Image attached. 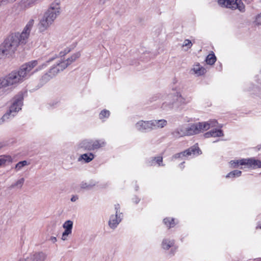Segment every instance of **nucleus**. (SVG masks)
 I'll use <instances>...</instances> for the list:
<instances>
[{
    "label": "nucleus",
    "mask_w": 261,
    "mask_h": 261,
    "mask_svg": "<svg viewBox=\"0 0 261 261\" xmlns=\"http://www.w3.org/2000/svg\"><path fill=\"white\" fill-rule=\"evenodd\" d=\"M19 44H23L19 32L12 33L0 45V59L12 57Z\"/></svg>",
    "instance_id": "1"
},
{
    "label": "nucleus",
    "mask_w": 261,
    "mask_h": 261,
    "mask_svg": "<svg viewBox=\"0 0 261 261\" xmlns=\"http://www.w3.org/2000/svg\"><path fill=\"white\" fill-rule=\"evenodd\" d=\"M60 13V7L58 4H52L40 20L38 25L39 31L43 32L47 30Z\"/></svg>",
    "instance_id": "2"
},
{
    "label": "nucleus",
    "mask_w": 261,
    "mask_h": 261,
    "mask_svg": "<svg viewBox=\"0 0 261 261\" xmlns=\"http://www.w3.org/2000/svg\"><path fill=\"white\" fill-rule=\"evenodd\" d=\"M60 13V7L58 4H52L40 20L38 25L39 31L43 32L47 30Z\"/></svg>",
    "instance_id": "3"
},
{
    "label": "nucleus",
    "mask_w": 261,
    "mask_h": 261,
    "mask_svg": "<svg viewBox=\"0 0 261 261\" xmlns=\"http://www.w3.org/2000/svg\"><path fill=\"white\" fill-rule=\"evenodd\" d=\"M60 13V7L58 4H52L40 20L38 25L39 31L43 32L47 30Z\"/></svg>",
    "instance_id": "4"
},
{
    "label": "nucleus",
    "mask_w": 261,
    "mask_h": 261,
    "mask_svg": "<svg viewBox=\"0 0 261 261\" xmlns=\"http://www.w3.org/2000/svg\"><path fill=\"white\" fill-rule=\"evenodd\" d=\"M23 100V94L22 92H20L13 98V101L9 110L0 119V124L8 120L10 117H14L21 109Z\"/></svg>",
    "instance_id": "5"
},
{
    "label": "nucleus",
    "mask_w": 261,
    "mask_h": 261,
    "mask_svg": "<svg viewBox=\"0 0 261 261\" xmlns=\"http://www.w3.org/2000/svg\"><path fill=\"white\" fill-rule=\"evenodd\" d=\"M106 144V143L103 140H93L86 139L79 143L78 148L84 151H91L103 147Z\"/></svg>",
    "instance_id": "6"
},
{
    "label": "nucleus",
    "mask_w": 261,
    "mask_h": 261,
    "mask_svg": "<svg viewBox=\"0 0 261 261\" xmlns=\"http://www.w3.org/2000/svg\"><path fill=\"white\" fill-rule=\"evenodd\" d=\"M38 64V60H33L29 62L21 65L18 71H16V73H19V77L22 82L23 81L28 79L33 73L31 70L36 67Z\"/></svg>",
    "instance_id": "7"
},
{
    "label": "nucleus",
    "mask_w": 261,
    "mask_h": 261,
    "mask_svg": "<svg viewBox=\"0 0 261 261\" xmlns=\"http://www.w3.org/2000/svg\"><path fill=\"white\" fill-rule=\"evenodd\" d=\"M169 97L172 99L174 103L175 108L178 109L183 105H186L191 100V97H184L179 92H176L175 94H170Z\"/></svg>",
    "instance_id": "8"
},
{
    "label": "nucleus",
    "mask_w": 261,
    "mask_h": 261,
    "mask_svg": "<svg viewBox=\"0 0 261 261\" xmlns=\"http://www.w3.org/2000/svg\"><path fill=\"white\" fill-rule=\"evenodd\" d=\"M18 75L19 73H16V71H13L4 77L3 79L6 87L22 82Z\"/></svg>",
    "instance_id": "9"
},
{
    "label": "nucleus",
    "mask_w": 261,
    "mask_h": 261,
    "mask_svg": "<svg viewBox=\"0 0 261 261\" xmlns=\"http://www.w3.org/2000/svg\"><path fill=\"white\" fill-rule=\"evenodd\" d=\"M34 23V20L33 19H31L24 28L21 33H19V35L23 44H26L28 41V39L30 36V34Z\"/></svg>",
    "instance_id": "10"
},
{
    "label": "nucleus",
    "mask_w": 261,
    "mask_h": 261,
    "mask_svg": "<svg viewBox=\"0 0 261 261\" xmlns=\"http://www.w3.org/2000/svg\"><path fill=\"white\" fill-rule=\"evenodd\" d=\"M201 153V151L199 148L195 145L192 146L189 149L180 153H176L172 156V159L180 158L182 156H189L191 154H199Z\"/></svg>",
    "instance_id": "11"
},
{
    "label": "nucleus",
    "mask_w": 261,
    "mask_h": 261,
    "mask_svg": "<svg viewBox=\"0 0 261 261\" xmlns=\"http://www.w3.org/2000/svg\"><path fill=\"white\" fill-rule=\"evenodd\" d=\"M135 127L138 131L142 133H146L153 129L151 120H140L136 123Z\"/></svg>",
    "instance_id": "12"
},
{
    "label": "nucleus",
    "mask_w": 261,
    "mask_h": 261,
    "mask_svg": "<svg viewBox=\"0 0 261 261\" xmlns=\"http://www.w3.org/2000/svg\"><path fill=\"white\" fill-rule=\"evenodd\" d=\"M122 217V213H120L119 215H112L108 222L109 227L112 229H115L121 222Z\"/></svg>",
    "instance_id": "13"
},
{
    "label": "nucleus",
    "mask_w": 261,
    "mask_h": 261,
    "mask_svg": "<svg viewBox=\"0 0 261 261\" xmlns=\"http://www.w3.org/2000/svg\"><path fill=\"white\" fill-rule=\"evenodd\" d=\"M66 68V65L64 64L60 60L57 62V64L54 65L49 70V73H50L53 77L55 76L59 72L63 71Z\"/></svg>",
    "instance_id": "14"
},
{
    "label": "nucleus",
    "mask_w": 261,
    "mask_h": 261,
    "mask_svg": "<svg viewBox=\"0 0 261 261\" xmlns=\"http://www.w3.org/2000/svg\"><path fill=\"white\" fill-rule=\"evenodd\" d=\"M63 227L65 230L62 233V240L65 241L67 240V237L72 232L73 222L71 220L65 221L63 225Z\"/></svg>",
    "instance_id": "15"
},
{
    "label": "nucleus",
    "mask_w": 261,
    "mask_h": 261,
    "mask_svg": "<svg viewBox=\"0 0 261 261\" xmlns=\"http://www.w3.org/2000/svg\"><path fill=\"white\" fill-rule=\"evenodd\" d=\"M46 258L45 253L43 252H38L31 254L25 259H23L24 261H44Z\"/></svg>",
    "instance_id": "16"
},
{
    "label": "nucleus",
    "mask_w": 261,
    "mask_h": 261,
    "mask_svg": "<svg viewBox=\"0 0 261 261\" xmlns=\"http://www.w3.org/2000/svg\"><path fill=\"white\" fill-rule=\"evenodd\" d=\"M236 3L238 0H218V3L222 7L234 10Z\"/></svg>",
    "instance_id": "17"
},
{
    "label": "nucleus",
    "mask_w": 261,
    "mask_h": 261,
    "mask_svg": "<svg viewBox=\"0 0 261 261\" xmlns=\"http://www.w3.org/2000/svg\"><path fill=\"white\" fill-rule=\"evenodd\" d=\"M199 124L198 123H194L186 128L187 136H193L200 133Z\"/></svg>",
    "instance_id": "18"
},
{
    "label": "nucleus",
    "mask_w": 261,
    "mask_h": 261,
    "mask_svg": "<svg viewBox=\"0 0 261 261\" xmlns=\"http://www.w3.org/2000/svg\"><path fill=\"white\" fill-rule=\"evenodd\" d=\"M161 108L163 110L166 111L171 110L172 109L175 108L173 101L172 100L171 98L169 97V95L168 96V99H167V100L163 103L161 106Z\"/></svg>",
    "instance_id": "19"
},
{
    "label": "nucleus",
    "mask_w": 261,
    "mask_h": 261,
    "mask_svg": "<svg viewBox=\"0 0 261 261\" xmlns=\"http://www.w3.org/2000/svg\"><path fill=\"white\" fill-rule=\"evenodd\" d=\"M173 138L177 139L181 137L187 136L186 128H177L171 133Z\"/></svg>",
    "instance_id": "20"
},
{
    "label": "nucleus",
    "mask_w": 261,
    "mask_h": 261,
    "mask_svg": "<svg viewBox=\"0 0 261 261\" xmlns=\"http://www.w3.org/2000/svg\"><path fill=\"white\" fill-rule=\"evenodd\" d=\"M153 129L156 128H163L167 125V122L165 119L152 120Z\"/></svg>",
    "instance_id": "21"
},
{
    "label": "nucleus",
    "mask_w": 261,
    "mask_h": 261,
    "mask_svg": "<svg viewBox=\"0 0 261 261\" xmlns=\"http://www.w3.org/2000/svg\"><path fill=\"white\" fill-rule=\"evenodd\" d=\"M80 53L79 52H77L72 55L70 58H68L67 60L63 61L61 59V61L63 63H64V64H65L66 65L67 67L68 66L70 65L72 62H74L76 60V59L79 58L80 57Z\"/></svg>",
    "instance_id": "22"
},
{
    "label": "nucleus",
    "mask_w": 261,
    "mask_h": 261,
    "mask_svg": "<svg viewBox=\"0 0 261 261\" xmlns=\"http://www.w3.org/2000/svg\"><path fill=\"white\" fill-rule=\"evenodd\" d=\"M94 158V155L92 153H84L82 154L78 159L79 161L84 160L85 163H89Z\"/></svg>",
    "instance_id": "23"
},
{
    "label": "nucleus",
    "mask_w": 261,
    "mask_h": 261,
    "mask_svg": "<svg viewBox=\"0 0 261 261\" xmlns=\"http://www.w3.org/2000/svg\"><path fill=\"white\" fill-rule=\"evenodd\" d=\"M174 244V241L169 239H164L162 242V247L163 249L168 250L170 247L173 246Z\"/></svg>",
    "instance_id": "24"
},
{
    "label": "nucleus",
    "mask_w": 261,
    "mask_h": 261,
    "mask_svg": "<svg viewBox=\"0 0 261 261\" xmlns=\"http://www.w3.org/2000/svg\"><path fill=\"white\" fill-rule=\"evenodd\" d=\"M155 162L159 164V166L161 165V164L163 162V158L162 156L153 157L150 159V161L147 162V164L150 166H152L154 164Z\"/></svg>",
    "instance_id": "25"
},
{
    "label": "nucleus",
    "mask_w": 261,
    "mask_h": 261,
    "mask_svg": "<svg viewBox=\"0 0 261 261\" xmlns=\"http://www.w3.org/2000/svg\"><path fill=\"white\" fill-rule=\"evenodd\" d=\"M249 161V167H253V168H261L260 161L253 158H250Z\"/></svg>",
    "instance_id": "26"
},
{
    "label": "nucleus",
    "mask_w": 261,
    "mask_h": 261,
    "mask_svg": "<svg viewBox=\"0 0 261 261\" xmlns=\"http://www.w3.org/2000/svg\"><path fill=\"white\" fill-rule=\"evenodd\" d=\"M217 58L214 53L207 55L205 59L206 63L208 65H213L216 61Z\"/></svg>",
    "instance_id": "27"
},
{
    "label": "nucleus",
    "mask_w": 261,
    "mask_h": 261,
    "mask_svg": "<svg viewBox=\"0 0 261 261\" xmlns=\"http://www.w3.org/2000/svg\"><path fill=\"white\" fill-rule=\"evenodd\" d=\"M54 77L53 75L49 73V71L46 73H45L40 79V83L43 85L48 82L49 80H50Z\"/></svg>",
    "instance_id": "28"
},
{
    "label": "nucleus",
    "mask_w": 261,
    "mask_h": 261,
    "mask_svg": "<svg viewBox=\"0 0 261 261\" xmlns=\"http://www.w3.org/2000/svg\"><path fill=\"white\" fill-rule=\"evenodd\" d=\"M242 171L238 170H234L230 172L226 175V178H236L241 175Z\"/></svg>",
    "instance_id": "29"
},
{
    "label": "nucleus",
    "mask_w": 261,
    "mask_h": 261,
    "mask_svg": "<svg viewBox=\"0 0 261 261\" xmlns=\"http://www.w3.org/2000/svg\"><path fill=\"white\" fill-rule=\"evenodd\" d=\"M210 131L212 137H222L224 136L223 130L221 129H213Z\"/></svg>",
    "instance_id": "30"
},
{
    "label": "nucleus",
    "mask_w": 261,
    "mask_h": 261,
    "mask_svg": "<svg viewBox=\"0 0 261 261\" xmlns=\"http://www.w3.org/2000/svg\"><path fill=\"white\" fill-rule=\"evenodd\" d=\"M193 69L195 73L198 75H203L205 72V68L203 67H200L199 65L195 66Z\"/></svg>",
    "instance_id": "31"
},
{
    "label": "nucleus",
    "mask_w": 261,
    "mask_h": 261,
    "mask_svg": "<svg viewBox=\"0 0 261 261\" xmlns=\"http://www.w3.org/2000/svg\"><path fill=\"white\" fill-rule=\"evenodd\" d=\"M7 162L10 163L12 162V158L9 155H4L0 156V166L4 165Z\"/></svg>",
    "instance_id": "32"
},
{
    "label": "nucleus",
    "mask_w": 261,
    "mask_h": 261,
    "mask_svg": "<svg viewBox=\"0 0 261 261\" xmlns=\"http://www.w3.org/2000/svg\"><path fill=\"white\" fill-rule=\"evenodd\" d=\"M24 181V178L22 177L18 179L15 183L12 184L9 188L12 189L16 187L21 188Z\"/></svg>",
    "instance_id": "33"
},
{
    "label": "nucleus",
    "mask_w": 261,
    "mask_h": 261,
    "mask_svg": "<svg viewBox=\"0 0 261 261\" xmlns=\"http://www.w3.org/2000/svg\"><path fill=\"white\" fill-rule=\"evenodd\" d=\"M236 9H239L242 12H245V5L242 2V1L241 0H238V3H236L234 10Z\"/></svg>",
    "instance_id": "34"
},
{
    "label": "nucleus",
    "mask_w": 261,
    "mask_h": 261,
    "mask_svg": "<svg viewBox=\"0 0 261 261\" xmlns=\"http://www.w3.org/2000/svg\"><path fill=\"white\" fill-rule=\"evenodd\" d=\"M198 124H199V126L201 127V128H200V132L202 130H206L211 127L208 121L204 122H198Z\"/></svg>",
    "instance_id": "35"
},
{
    "label": "nucleus",
    "mask_w": 261,
    "mask_h": 261,
    "mask_svg": "<svg viewBox=\"0 0 261 261\" xmlns=\"http://www.w3.org/2000/svg\"><path fill=\"white\" fill-rule=\"evenodd\" d=\"M28 165L27 161H22L17 163L15 166V169L16 171H19L22 169V167Z\"/></svg>",
    "instance_id": "36"
},
{
    "label": "nucleus",
    "mask_w": 261,
    "mask_h": 261,
    "mask_svg": "<svg viewBox=\"0 0 261 261\" xmlns=\"http://www.w3.org/2000/svg\"><path fill=\"white\" fill-rule=\"evenodd\" d=\"M95 185V184L92 182L87 183L82 182L81 184V187L82 189L90 190L91 188H92Z\"/></svg>",
    "instance_id": "37"
},
{
    "label": "nucleus",
    "mask_w": 261,
    "mask_h": 261,
    "mask_svg": "<svg viewBox=\"0 0 261 261\" xmlns=\"http://www.w3.org/2000/svg\"><path fill=\"white\" fill-rule=\"evenodd\" d=\"M174 219L172 218L171 220L170 218H165L163 220L164 223L165 225H166L167 226H169V227H173L174 225Z\"/></svg>",
    "instance_id": "38"
},
{
    "label": "nucleus",
    "mask_w": 261,
    "mask_h": 261,
    "mask_svg": "<svg viewBox=\"0 0 261 261\" xmlns=\"http://www.w3.org/2000/svg\"><path fill=\"white\" fill-rule=\"evenodd\" d=\"M110 116V112L108 110H103L101 111V112L99 114V118L100 119L105 118H108Z\"/></svg>",
    "instance_id": "39"
},
{
    "label": "nucleus",
    "mask_w": 261,
    "mask_h": 261,
    "mask_svg": "<svg viewBox=\"0 0 261 261\" xmlns=\"http://www.w3.org/2000/svg\"><path fill=\"white\" fill-rule=\"evenodd\" d=\"M239 163L240 165H247L249 166L250 161L249 159H243L240 160H239Z\"/></svg>",
    "instance_id": "40"
},
{
    "label": "nucleus",
    "mask_w": 261,
    "mask_h": 261,
    "mask_svg": "<svg viewBox=\"0 0 261 261\" xmlns=\"http://www.w3.org/2000/svg\"><path fill=\"white\" fill-rule=\"evenodd\" d=\"M230 164L231 168H237L239 166V160L231 161Z\"/></svg>",
    "instance_id": "41"
},
{
    "label": "nucleus",
    "mask_w": 261,
    "mask_h": 261,
    "mask_svg": "<svg viewBox=\"0 0 261 261\" xmlns=\"http://www.w3.org/2000/svg\"><path fill=\"white\" fill-rule=\"evenodd\" d=\"M192 44L191 41L189 39H186L184 42L183 46H188V48H191Z\"/></svg>",
    "instance_id": "42"
},
{
    "label": "nucleus",
    "mask_w": 261,
    "mask_h": 261,
    "mask_svg": "<svg viewBox=\"0 0 261 261\" xmlns=\"http://www.w3.org/2000/svg\"><path fill=\"white\" fill-rule=\"evenodd\" d=\"M210 124V127H215L217 126V124H218V122L216 120L213 119V120H210L208 121Z\"/></svg>",
    "instance_id": "43"
},
{
    "label": "nucleus",
    "mask_w": 261,
    "mask_h": 261,
    "mask_svg": "<svg viewBox=\"0 0 261 261\" xmlns=\"http://www.w3.org/2000/svg\"><path fill=\"white\" fill-rule=\"evenodd\" d=\"M119 209H120L119 204H115V210L116 211V212H115L116 215H119L120 213Z\"/></svg>",
    "instance_id": "44"
},
{
    "label": "nucleus",
    "mask_w": 261,
    "mask_h": 261,
    "mask_svg": "<svg viewBox=\"0 0 261 261\" xmlns=\"http://www.w3.org/2000/svg\"><path fill=\"white\" fill-rule=\"evenodd\" d=\"M6 87L5 83L3 78H0V89Z\"/></svg>",
    "instance_id": "45"
},
{
    "label": "nucleus",
    "mask_w": 261,
    "mask_h": 261,
    "mask_svg": "<svg viewBox=\"0 0 261 261\" xmlns=\"http://www.w3.org/2000/svg\"><path fill=\"white\" fill-rule=\"evenodd\" d=\"M16 0H1V4L5 5L9 3H13Z\"/></svg>",
    "instance_id": "46"
},
{
    "label": "nucleus",
    "mask_w": 261,
    "mask_h": 261,
    "mask_svg": "<svg viewBox=\"0 0 261 261\" xmlns=\"http://www.w3.org/2000/svg\"><path fill=\"white\" fill-rule=\"evenodd\" d=\"M70 51V50L68 49H65L64 51H61L60 53V56L61 57L64 56L65 55H66L67 53H68Z\"/></svg>",
    "instance_id": "47"
},
{
    "label": "nucleus",
    "mask_w": 261,
    "mask_h": 261,
    "mask_svg": "<svg viewBox=\"0 0 261 261\" xmlns=\"http://www.w3.org/2000/svg\"><path fill=\"white\" fill-rule=\"evenodd\" d=\"M204 137L205 138H210V137H212V134H211V131H209V132H207L205 133L204 134Z\"/></svg>",
    "instance_id": "48"
},
{
    "label": "nucleus",
    "mask_w": 261,
    "mask_h": 261,
    "mask_svg": "<svg viewBox=\"0 0 261 261\" xmlns=\"http://www.w3.org/2000/svg\"><path fill=\"white\" fill-rule=\"evenodd\" d=\"M133 201L134 202H135L136 204H138L139 201H140V199L137 196H135L133 198Z\"/></svg>",
    "instance_id": "49"
},
{
    "label": "nucleus",
    "mask_w": 261,
    "mask_h": 261,
    "mask_svg": "<svg viewBox=\"0 0 261 261\" xmlns=\"http://www.w3.org/2000/svg\"><path fill=\"white\" fill-rule=\"evenodd\" d=\"M78 196H76V195H73L72 196V197L71 198V201L72 202H75L76 201L77 199H78Z\"/></svg>",
    "instance_id": "50"
},
{
    "label": "nucleus",
    "mask_w": 261,
    "mask_h": 261,
    "mask_svg": "<svg viewBox=\"0 0 261 261\" xmlns=\"http://www.w3.org/2000/svg\"><path fill=\"white\" fill-rule=\"evenodd\" d=\"M256 21L258 23H261V14L256 17Z\"/></svg>",
    "instance_id": "51"
},
{
    "label": "nucleus",
    "mask_w": 261,
    "mask_h": 261,
    "mask_svg": "<svg viewBox=\"0 0 261 261\" xmlns=\"http://www.w3.org/2000/svg\"><path fill=\"white\" fill-rule=\"evenodd\" d=\"M56 58H57V56L56 55V56H54L51 58H49L48 60V61H47V63L53 61V60H54Z\"/></svg>",
    "instance_id": "52"
},
{
    "label": "nucleus",
    "mask_w": 261,
    "mask_h": 261,
    "mask_svg": "<svg viewBox=\"0 0 261 261\" xmlns=\"http://www.w3.org/2000/svg\"><path fill=\"white\" fill-rule=\"evenodd\" d=\"M124 13V10L123 9H121L119 11H116V13L119 15H121Z\"/></svg>",
    "instance_id": "53"
},
{
    "label": "nucleus",
    "mask_w": 261,
    "mask_h": 261,
    "mask_svg": "<svg viewBox=\"0 0 261 261\" xmlns=\"http://www.w3.org/2000/svg\"><path fill=\"white\" fill-rule=\"evenodd\" d=\"M49 240L53 243H55L57 241V239L55 237H51Z\"/></svg>",
    "instance_id": "54"
},
{
    "label": "nucleus",
    "mask_w": 261,
    "mask_h": 261,
    "mask_svg": "<svg viewBox=\"0 0 261 261\" xmlns=\"http://www.w3.org/2000/svg\"><path fill=\"white\" fill-rule=\"evenodd\" d=\"M185 163V162H182L179 164V167L180 168L182 169L184 168L183 164Z\"/></svg>",
    "instance_id": "55"
},
{
    "label": "nucleus",
    "mask_w": 261,
    "mask_h": 261,
    "mask_svg": "<svg viewBox=\"0 0 261 261\" xmlns=\"http://www.w3.org/2000/svg\"><path fill=\"white\" fill-rule=\"evenodd\" d=\"M5 146V144L2 142H0V149Z\"/></svg>",
    "instance_id": "56"
},
{
    "label": "nucleus",
    "mask_w": 261,
    "mask_h": 261,
    "mask_svg": "<svg viewBox=\"0 0 261 261\" xmlns=\"http://www.w3.org/2000/svg\"><path fill=\"white\" fill-rule=\"evenodd\" d=\"M43 66H46V64H43L42 65V67L41 68L40 67H39V69H41Z\"/></svg>",
    "instance_id": "57"
},
{
    "label": "nucleus",
    "mask_w": 261,
    "mask_h": 261,
    "mask_svg": "<svg viewBox=\"0 0 261 261\" xmlns=\"http://www.w3.org/2000/svg\"><path fill=\"white\" fill-rule=\"evenodd\" d=\"M138 189H139V187H138V186H137L136 187V188H135V190H136V191H138Z\"/></svg>",
    "instance_id": "58"
},
{
    "label": "nucleus",
    "mask_w": 261,
    "mask_h": 261,
    "mask_svg": "<svg viewBox=\"0 0 261 261\" xmlns=\"http://www.w3.org/2000/svg\"><path fill=\"white\" fill-rule=\"evenodd\" d=\"M258 149H261V145L258 146Z\"/></svg>",
    "instance_id": "59"
},
{
    "label": "nucleus",
    "mask_w": 261,
    "mask_h": 261,
    "mask_svg": "<svg viewBox=\"0 0 261 261\" xmlns=\"http://www.w3.org/2000/svg\"><path fill=\"white\" fill-rule=\"evenodd\" d=\"M256 261H261V258H259V259L256 260Z\"/></svg>",
    "instance_id": "60"
},
{
    "label": "nucleus",
    "mask_w": 261,
    "mask_h": 261,
    "mask_svg": "<svg viewBox=\"0 0 261 261\" xmlns=\"http://www.w3.org/2000/svg\"><path fill=\"white\" fill-rule=\"evenodd\" d=\"M19 261H24L23 259H20Z\"/></svg>",
    "instance_id": "61"
},
{
    "label": "nucleus",
    "mask_w": 261,
    "mask_h": 261,
    "mask_svg": "<svg viewBox=\"0 0 261 261\" xmlns=\"http://www.w3.org/2000/svg\"><path fill=\"white\" fill-rule=\"evenodd\" d=\"M38 69L37 68V69H36L35 70V71H38Z\"/></svg>",
    "instance_id": "62"
},
{
    "label": "nucleus",
    "mask_w": 261,
    "mask_h": 261,
    "mask_svg": "<svg viewBox=\"0 0 261 261\" xmlns=\"http://www.w3.org/2000/svg\"><path fill=\"white\" fill-rule=\"evenodd\" d=\"M0 4H1V5H2V4H1V0H0Z\"/></svg>",
    "instance_id": "63"
},
{
    "label": "nucleus",
    "mask_w": 261,
    "mask_h": 261,
    "mask_svg": "<svg viewBox=\"0 0 261 261\" xmlns=\"http://www.w3.org/2000/svg\"><path fill=\"white\" fill-rule=\"evenodd\" d=\"M259 228L261 229V226H260L259 227Z\"/></svg>",
    "instance_id": "64"
}]
</instances>
